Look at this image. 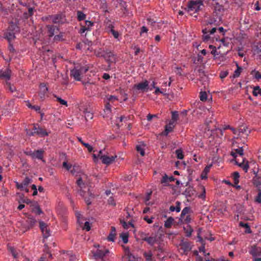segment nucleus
<instances>
[{"label": "nucleus", "instance_id": "obj_10", "mask_svg": "<svg viewBox=\"0 0 261 261\" xmlns=\"http://www.w3.org/2000/svg\"><path fill=\"white\" fill-rule=\"evenodd\" d=\"M40 90L39 95L41 99H43L45 95L47 94L48 92V88L44 83H41L39 86Z\"/></svg>", "mask_w": 261, "mask_h": 261}, {"label": "nucleus", "instance_id": "obj_13", "mask_svg": "<svg viewBox=\"0 0 261 261\" xmlns=\"http://www.w3.org/2000/svg\"><path fill=\"white\" fill-rule=\"evenodd\" d=\"M39 226L43 234L44 237L45 238H47L49 236V231L47 228L46 224L44 222L40 221L39 222Z\"/></svg>", "mask_w": 261, "mask_h": 261}, {"label": "nucleus", "instance_id": "obj_26", "mask_svg": "<svg viewBox=\"0 0 261 261\" xmlns=\"http://www.w3.org/2000/svg\"><path fill=\"white\" fill-rule=\"evenodd\" d=\"M145 242L150 245L153 246L156 242V238L155 237H148L147 238L145 239Z\"/></svg>", "mask_w": 261, "mask_h": 261}, {"label": "nucleus", "instance_id": "obj_42", "mask_svg": "<svg viewBox=\"0 0 261 261\" xmlns=\"http://www.w3.org/2000/svg\"><path fill=\"white\" fill-rule=\"evenodd\" d=\"M253 73H254V78H255L257 80L261 79V74L259 71L254 70L252 71L251 74H253Z\"/></svg>", "mask_w": 261, "mask_h": 261}, {"label": "nucleus", "instance_id": "obj_43", "mask_svg": "<svg viewBox=\"0 0 261 261\" xmlns=\"http://www.w3.org/2000/svg\"><path fill=\"white\" fill-rule=\"evenodd\" d=\"M123 242L124 244H126L128 242V234L125 233H122L120 234Z\"/></svg>", "mask_w": 261, "mask_h": 261}, {"label": "nucleus", "instance_id": "obj_24", "mask_svg": "<svg viewBox=\"0 0 261 261\" xmlns=\"http://www.w3.org/2000/svg\"><path fill=\"white\" fill-rule=\"evenodd\" d=\"M175 178L173 176H170L168 177L166 175L164 176L161 180V182L162 184H168L169 182H172L174 180Z\"/></svg>", "mask_w": 261, "mask_h": 261}, {"label": "nucleus", "instance_id": "obj_29", "mask_svg": "<svg viewBox=\"0 0 261 261\" xmlns=\"http://www.w3.org/2000/svg\"><path fill=\"white\" fill-rule=\"evenodd\" d=\"M236 164L239 166L241 167L243 169V170L245 171V172H247L248 168H249V165L247 162L245 164L244 163V161L241 163H239L237 161H236Z\"/></svg>", "mask_w": 261, "mask_h": 261}, {"label": "nucleus", "instance_id": "obj_22", "mask_svg": "<svg viewBox=\"0 0 261 261\" xmlns=\"http://www.w3.org/2000/svg\"><path fill=\"white\" fill-rule=\"evenodd\" d=\"M234 152H232L231 155L234 158L237 157L236 154L240 155V156H243L244 154V150L242 147H240L239 148L234 149Z\"/></svg>", "mask_w": 261, "mask_h": 261}, {"label": "nucleus", "instance_id": "obj_9", "mask_svg": "<svg viewBox=\"0 0 261 261\" xmlns=\"http://www.w3.org/2000/svg\"><path fill=\"white\" fill-rule=\"evenodd\" d=\"M103 56L109 62L113 63L116 61L115 55L111 51L107 50L104 53Z\"/></svg>", "mask_w": 261, "mask_h": 261}, {"label": "nucleus", "instance_id": "obj_57", "mask_svg": "<svg viewBox=\"0 0 261 261\" xmlns=\"http://www.w3.org/2000/svg\"><path fill=\"white\" fill-rule=\"evenodd\" d=\"M255 201L257 203H261V190L259 189L257 196L255 198Z\"/></svg>", "mask_w": 261, "mask_h": 261}, {"label": "nucleus", "instance_id": "obj_44", "mask_svg": "<svg viewBox=\"0 0 261 261\" xmlns=\"http://www.w3.org/2000/svg\"><path fill=\"white\" fill-rule=\"evenodd\" d=\"M242 70V68L237 65V69L234 71L233 76L234 77H237L240 76L241 72Z\"/></svg>", "mask_w": 261, "mask_h": 261}, {"label": "nucleus", "instance_id": "obj_51", "mask_svg": "<svg viewBox=\"0 0 261 261\" xmlns=\"http://www.w3.org/2000/svg\"><path fill=\"white\" fill-rule=\"evenodd\" d=\"M198 73V76L201 79L206 78V76L204 74V71L201 69H199L197 71Z\"/></svg>", "mask_w": 261, "mask_h": 261}, {"label": "nucleus", "instance_id": "obj_58", "mask_svg": "<svg viewBox=\"0 0 261 261\" xmlns=\"http://www.w3.org/2000/svg\"><path fill=\"white\" fill-rule=\"evenodd\" d=\"M148 25L153 26L154 24L156 23V21L151 18H148L147 19Z\"/></svg>", "mask_w": 261, "mask_h": 261}, {"label": "nucleus", "instance_id": "obj_52", "mask_svg": "<svg viewBox=\"0 0 261 261\" xmlns=\"http://www.w3.org/2000/svg\"><path fill=\"white\" fill-rule=\"evenodd\" d=\"M16 186L18 189H20L21 190H25L27 192L29 191V190L27 189L24 186H23L22 182L20 184L17 183Z\"/></svg>", "mask_w": 261, "mask_h": 261}, {"label": "nucleus", "instance_id": "obj_6", "mask_svg": "<svg viewBox=\"0 0 261 261\" xmlns=\"http://www.w3.org/2000/svg\"><path fill=\"white\" fill-rule=\"evenodd\" d=\"M179 246L181 254H187L192 249L190 243L187 241H184V240L181 241Z\"/></svg>", "mask_w": 261, "mask_h": 261}, {"label": "nucleus", "instance_id": "obj_60", "mask_svg": "<svg viewBox=\"0 0 261 261\" xmlns=\"http://www.w3.org/2000/svg\"><path fill=\"white\" fill-rule=\"evenodd\" d=\"M83 146H84L85 147L87 148L89 152H91L93 150V147L88 143H85V144H83Z\"/></svg>", "mask_w": 261, "mask_h": 261}, {"label": "nucleus", "instance_id": "obj_1", "mask_svg": "<svg viewBox=\"0 0 261 261\" xmlns=\"http://www.w3.org/2000/svg\"><path fill=\"white\" fill-rule=\"evenodd\" d=\"M33 127L32 130L28 129L25 130L26 134L28 136L31 137L37 135L40 137H43L48 135L47 131L40 127L38 124H33Z\"/></svg>", "mask_w": 261, "mask_h": 261}, {"label": "nucleus", "instance_id": "obj_31", "mask_svg": "<svg viewBox=\"0 0 261 261\" xmlns=\"http://www.w3.org/2000/svg\"><path fill=\"white\" fill-rule=\"evenodd\" d=\"M252 94L254 96H257L258 95H261V88L258 86L254 87Z\"/></svg>", "mask_w": 261, "mask_h": 261}, {"label": "nucleus", "instance_id": "obj_19", "mask_svg": "<svg viewBox=\"0 0 261 261\" xmlns=\"http://www.w3.org/2000/svg\"><path fill=\"white\" fill-rule=\"evenodd\" d=\"M116 234V229L115 227L112 226L111 232L107 238L108 240L109 241L114 242L115 239Z\"/></svg>", "mask_w": 261, "mask_h": 261}, {"label": "nucleus", "instance_id": "obj_3", "mask_svg": "<svg viewBox=\"0 0 261 261\" xmlns=\"http://www.w3.org/2000/svg\"><path fill=\"white\" fill-rule=\"evenodd\" d=\"M209 0H196L195 1H190L188 4V11L189 12L194 11L197 12L200 10L201 6H203V2Z\"/></svg>", "mask_w": 261, "mask_h": 261}, {"label": "nucleus", "instance_id": "obj_49", "mask_svg": "<svg viewBox=\"0 0 261 261\" xmlns=\"http://www.w3.org/2000/svg\"><path fill=\"white\" fill-rule=\"evenodd\" d=\"M136 150L138 152H139L140 153L141 156H143L145 155L144 150L143 148H142V147L140 145H137L136 146Z\"/></svg>", "mask_w": 261, "mask_h": 261}, {"label": "nucleus", "instance_id": "obj_36", "mask_svg": "<svg viewBox=\"0 0 261 261\" xmlns=\"http://www.w3.org/2000/svg\"><path fill=\"white\" fill-rule=\"evenodd\" d=\"M250 253L253 257L259 256L261 254V250H260V251H259L257 248H253L250 251Z\"/></svg>", "mask_w": 261, "mask_h": 261}, {"label": "nucleus", "instance_id": "obj_64", "mask_svg": "<svg viewBox=\"0 0 261 261\" xmlns=\"http://www.w3.org/2000/svg\"><path fill=\"white\" fill-rule=\"evenodd\" d=\"M69 255L70 261H77V258L75 255H73L72 253H70L69 254Z\"/></svg>", "mask_w": 261, "mask_h": 261}, {"label": "nucleus", "instance_id": "obj_50", "mask_svg": "<svg viewBox=\"0 0 261 261\" xmlns=\"http://www.w3.org/2000/svg\"><path fill=\"white\" fill-rule=\"evenodd\" d=\"M207 94L205 92H201L200 93V99L202 101H205L207 99Z\"/></svg>", "mask_w": 261, "mask_h": 261}, {"label": "nucleus", "instance_id": "obj_8", "mask_svg": "<svg viewBox=\"0 0 261 261\" xmlns=\"http://www.w3.org/2000/svg\"><path fill=\"white\" fill-rule=\"evenodd\" d=\"M133 88L142 92L147 91L149 89L148 82L147 80H145L143 82L135 84L134 85Z\"/></svg>", "mask_w": 261, "mask_h": 261}, {"label": "nucleus", "instance_id": "obj_32", "mask_svg": "<svg viewBox=\"0 0 261 261\" xmlns=\"http://www.w3.org/2000/svg\"><path fill=\"white\" fill-rule=\"evenodd\" d=\"M175 154L177 159L182 160L184 158L182 150L181 148L178 149L175 151Z\"/></svg>", "mask_w": 261, "mask_h": 261}, {"label": "nucleus", "instance_id": "obj_7", "mask_svg": "<svg viewBox=\"0 0 261 261\" xmlns=\"http://www.w3.org/2000/svg\"><path fill=\"white\" fill-rule=\"evenodd\" d=\"M250 133V130H249L248 128L246 126H241L239 127L237 133V137H243L244 138H246Z\"/></svg>", "mask_w": 261, "mask_h": 261}, {"label": "nucleus", "instance_id": "obj_41", "mask_svg": "<svg viewBox=\"0 0 261 261\" xmlns=\"http://www.w3.org/2000/svg\"><path fill=\"white\" fill-rule=\"evenodd\" d=\"M127 261H137V258L129 252L126 254Z\"/></svg>", "mask_w": 261, "mask_h": 261}, {"label": "nucleus", "instance_id": "obj_28", "mask_svg": "<svg viewBox=\"0 0 261 261\" xmlns=\"http://www.w3.org/2000/svg\"><path fill=\"white\" fill-rule=\"evenodd\" d=\"M52 21L54 23H60L62 20V16L60 14L55 15L51 16Z\"/></svg>", "mask_w": 261, "mask_h": 261}, {"label": "nucleus", "instance_id": "obj_25", "mask_svg": "<svg viewBox=\"0 0 261 261\" xmlns=\"http://www.w3.org/2000/svg\"><path fill=\"white\" fill-rule=\"evenodd\" d=\"M253 181L254 185L259 188L261 186V177L255 175L253 179Z\"/></svg>", "mask_w": 261, "mask_h": 261}, {"label": "nucleus", "instance_id": "obj_53", "mask_svg": "<svg viewBox=\"0 0 261 261\" xmlns=\"http://www.w3.org/2000/svg\"><path fill=\"white\" fill-rule=\"evenodd\" d=\"M31 182V179L28 177H26L22 182L23 183V186H24L27 188V187Z\"/></svg>", "mask_w": 261, "mask_h": 261}, {"label": "nucleus", "instance_id": "obj_33", "mask_svg": "<svg viewBox=\"0 0 261 261\" xmlns=\"http://www.w3.org/2000/svg\"><path fill=\"white\" fill-rule=\"evenodd\" d=\"M86 15L82 11H77V18L79 21L85 20Z\"/></svg>", "mask_w": 261, "mask_h": 261}, {"label": "nucleus", "instance_id": "obj_40", "mask_svg": "<svg viewBox=\"0 0 261 261\" xmlns=\"http://www.w3.org/2000/svg\"><path fill=\"white\" fill-rule=\"evenodd\" d=\"M109 27L111 28L110 32L113 35L115 38L117 39L119 37V34L117 31H115L113 28V26L112 24H110Z\"/></svg>", "mask_w": 261, "mask_h": 261}, {"label": "nucleus", "instance_id": "obj_45", "mask_svg": "<svg viewBox=\"0 0 261 261\" xmlns=\"http://www.w3.org/2000/svg\"><path fill=\"white\" fill-rule=\"evenodd\" d=\"M239 177H240V175H239V174L238 172H235L233 173V179H234V181L235 185H237L239 183Z\"/></svg>", "mask_w": 261, "mask_h": 261}, {"label": "nucleus", "instance_id": "obj_18", "mask_svg": "<svg viewBox=\"0 0 261 261\" xmlns=\"http://www.w3.org/2000/svg\"><path fill=\"white\" fill-rule=\"evenodd\" d=\"M48 34L49 37H53L58 31L57 27L54 25H47Z\"/></svg>", "mask_w": 261, "mask_h": 261}, {"label": "nucleus", "instance_id": "obj_55", "mask_svg": "<svg viewBox=\"0 0 261 261\" xmlns=\"http://www.w3.org/2000/svg\"><path fill=\"white\" fill-rule=\"evenodd\" d=\"M139 234L141 239L145 241V239L147 238L148 234L142 231L139 232Z\"/></svg>", "mask_w": 261, "mask_h": 261}, {"label": "nucleus", "instance_id": "obj_48", "mask_svg": "<svg viewBox=\"0 0 261 261\" xmlns=\"http://www.w3.org/2000/svg\"><path fill=\"white\" fill-rule=\"evenodd\" d=\"M178 118V113L177 111H174L172 112V122H174Z\"/></svg>", "mask_w": 261, "mask_h": 261}, {"label": "nucleus", "instance_id": "obj_16", "mask_svg": "<svg viewBox=\"0 0 261 261\" xmlns=\"http://www.w3.org/2000/svg\"><path fill=\"white\" fill-rule=\"evenodd\" d=\"M156 250L158 251L157 256L160 259L163 260L166 257L165 254V251L161 246H159L156 247Z\"/></svg>", "mask_w": 261, "mask_h": 261}, {"label": "nucleus", "instance_id": "obj_39", "mask_svg": "<svg viewBox=\"0 0 261 261\" xmlns=\"http://www.w3.org/2000/svg\"><path fill=\"white\" fill-rule=\"evenodd\" d=\"M56 98V100L59 102L61 105H64L66 107L68 106V105H67V102L66 101H65V100L62 99L61 97L57 96V95H55L54 96Z\"/></svg>", "mask_w": 261, "mask_h": 261}, {"label": "nucleus", "instance_id": "obj_14", "mask_svg": "<svg viewBox=\"0 0 261 261\" xmlns=\"http://www.w3.org/2000/svg\"><path fill=\"white\" fill-rule=\"evenodd\" d=\"M174 127V122L170 121L169 124L165 126V130L161 133V135L167 136L169 133L172 132Z\"/></svg>", "mask_w": 261, "mask_h": 261}, {"label": "nucleus", "instance_id": "obj_47", "mask_svg": "<svg viewBox=\"0 0 261 261\" xmlns=\"http://www.w3.org/2000/svg\"><path fill=\"white\" fill-rule=\"evenodd\" d=\"M63 34L61 33L60 34L56 35L54 38V40L55 41H62L63 40Z\"/></svg>", "mask_w": 261, "mask_h": 261}, {"label": "nucleus", "instance_id": "obj_38", "mask_svg": "<svg viewBox=\"0 0 261 261\" xmlns=\"http://www.w3.org/2000/svg\"><path fill=\"white\" fill-rule=\"evenodd\" d=\"M143 255L147 261H150L152 260V254L151 251H149L148 252H145Z\"/></svg>", "mask_w": 261, "mask_h": 261}, {"label": "nucleus", "instance_id": "obj_21", "mask_svg": "<svg viewBox=\"0 0 261 261\" xmlns=\"http://www.w3.org/2000/svg\"><path fill=\"white\" fill-rule=\"evenodd\" d=\"M184 230L185 233H186V236L187 237H190L191 236L192 233L193 231L191 226L189 224H187L186 226H184Z\"/></svg>", "mask_w": 261, "mask_h": 261}, {"label": "nucleus", "instance_id": "obj_11", "mask_svg": "<svg viewBox=\"0 0 261 261\" xmlns=\"http://www.w3.org/2000/svg\"><path fill=\"white\" fill-rule=\"evenodd\" d=\"M81 74H82L81 73L80 70L79 69V67L77 66L74 67L70 71L71 76H72L74 78V79H75L76 81L81 80Z\"/></svg>", "mask_w": 261, "mask_h": 261}, {"label": "nucleus", "instance_id": "obj_15", "mask_svg": "<svg viewBox=\"0 0 261 261\" xmlns=\"http://www.w3.org/2000/svg\"><path fill=\"white\" fill-rule=\"evenodd\" d=\"M76 184L77 186L80 188V195L83 197H85L86 194V191H85L83 189H84L85 186V184L83 182V180L81 177H80L76 181Z\"/></svg>", "mask_w": 261, "mask_h": 261}, {"label": "nucleus", "instance_id": "obj_35", "mask_svg": "<svg viewBox=\"0 0 261 261\" xmlns=\"http://www.w3.org/2000/svg\"><path fill=\"white\" fill-rule=\"evenodd\" d=\"M208 32L209 31H208L206 29L202 30V33L203 34L202 39L204 41H207L210 39V36L208 34Z\"/></svg>", "mask_w": 261, "mask_h": 261}, {"label": "nucleus", "instance_id": "obj_5", "mask_svg": "<svg viewBox=\"0 0 261 261\" xmlns=\"http://www.w3.org/2000/svg\"><path fill=\"white\" fill-rule=\"evenodd\" d=\"M16 29H17V27L16 25L13 24L9 27L8 30L5 32V37L9 41H10L15 38V31Z\"/></svg>", "mask_w": 261, "mask_h": 261}, {"label": "nucleus", "instance_id": "obj_37", "mask_svg": "<svg viewBox=\"0 0 261 261\" xmlns=\"http://www.w3.org/2000/svg\"><path fill=\"white\" fill-rule=\"evenodd\" d=\"M240 225L246 228L245 232L246 233H249L251 232V229L248 223H244L242 222H241L240 223Z\"/></svg>", "mask_w": 261, "mask_h": 261}, {"label": "nucleus", "instance_id": "obj_54", "mask_svg": "<svg viewBox=\"0 0 261 261\" xmlns=\"http://www.w3.org/2000/svg\"><path fill=\"white\" fill-rule=\"evenodd\" d=\"M191 218L190 217V216L188 215L186 216L184 218L181 220L184 223H186L187 224H188L190 221H191Z\"/></svg>", "mask_w": 261, "mask_h": 261}, {"label": "nucleus", "instance_id": "obj_27", "mask_svg": "<svg viewBox=\"0 0 261 261\" xmlns=\"http://www.w3.org/2000/svg\"><path fill=\"white\" fill-rule=\"evenodd\" d=\"M190 208L189 207H185L182 211L181 214H180V219L181 220H182V219L184 218V217L188 215V214L190 212Z\"/></svg>", "mask_w": 261, "mask_h": 261}, {"label": "nucleus", "instance_id": "obj_59", "mask_svg": "<svg viewBox=\"0 0 261 261\" xmlns=\"http://www.w3.org/2000/svg\"><path fill=\"white\" fill-rule=\"evenodd\" d=\"M79 69L80 70L81 74H83L86 73L88 70V67L86 66L80 67L79 68Z\"/></svg>", "mask_w": 261, "mask_h": 261}, {"label": "nucleus", "instance_id": "obj_17", "mask_svg": "<svg viewBox=\"0 0 261 261\" xmlns=\"http://www.w3.org/2000/svg\"><path fill=\"white\" fill-rule=\"evenodd\" d=\"M84 113L85 114V117L87 121L88 120H91L93 117V113L92 110L89 108L85 109L84 111Z\"/></svg>", "mask_w": 261, "mask_h": 261}, {"label": "nucleus", "instance_id": "obj_23", "mask_svg": "<svg viewBox=\"0 0 261 261\" xmlns=\"http://www.w3.org/2000/svg\"><path fill=\"white\" fill-rule=\"evenodd\" d=\"M180 203L179 201L176 202V206L171 205L170 206L169 210L171 212H176L177 213L179 212L180 211Z\"/></svg>", "mask_w": 261, "mask_h": 261}, {"label": "nucleus", "instance_id": "obj_4", "mask_svg": "<svg viewBox=\"0 0 261 261\" xmlns=\"http://www.w3.org/2000/svg\"><path fill=\"white\" fill-rule=\"evenodd\" d=\"M44 151L42 149L37 150H28L24 151V154L30 156L33 159L42 160L43 158V154Z\"/></svg>", "mask_w": 261, "mask_h": 261}, {"label": "nucleus", "instance_id": "obj_34", "mask_svg": "<svg viewBox=\"0 0 261 261\" xmlns=\"http://www.w3.org/2000/svg\"><path fill=\"white\" fill-rule=\"evenodd\" d=\"M104 112L106 115H108L111 112V106L109 102H107L105 105Z\"/></svg>", "mask_w": 261, "mask_h": 261}, {"label": "nucleus", "instance_id": "obj_46", "mask_svg": "<svg viewBox=\"0 0 261 261\" xmlns=\"http://www.w3.org/2000/svg\"><path fill=\"white\" fill-rule=\"evenodd\" d=\"M33 212H34L37 215H40L42 213V211L41 210L40 207L38 205H36L33 210Z\"/></svg>", "mask_w": 261, "mask_h": 261}, {"label": "nucleus", "instance_id": "obj_61", "mask_svg": "<svg viewBox=\"0 0 261 261\" xmlns=\"http://www.w3.org/2000/svg\"><path fill=\"white\" fill-rule=\"evenodd\" d=\"M108 203L110 205H113V206H115V205H116L115 200H114V198L112 197H110L109 198V199L108 200Z\"/></svg>", "mask_w": 261, "mask_h": 261}, {"label": "nucleus", "instance_id": "obj_56", "mask_svg": "<svg viewBox=\"0 0 261 261\" xmlns=\"http://www.w3.org/2000/svg\"><path fill=\"white\" fill-rule=\"evenodd\" d=\"M93 25V22L90 21L86 20L85 21V26L88 29L89 31L90 30V28Z\"/></svg>", "mask_w": 261, "mask_h": 261}, {"label": "nucleus", "instance_id": "obj_30", "mask_svg": "<svg viewBox=\"0 0 261 261\" xmlns=\"http://www.w3.org/2000/svg\"><path fill=\"white\" fill-rule=\"evenodd\" d=\"M174 221V219L172 217H169L165 222L164 226L166 228H170Z\"/></svg>", "mask_w": 261, "mask_h": 261}, {"label": "nucleus", "instance_id": "obj_63", "mask_svg": "<svg viewBox=\"0 0 261 261\" xmlns=\"http://www.w3.org/2000/svg\"><path fill=\"white\" fill-rule=\"evenodd\" d=\"M90 226L89 222L86 221L84 224V226L83 227L84 229H86L87 231H89L90 230Z\"/></svg>", "mask_w": 261, "mask_h": 261}, {"label": "nucleus", "instance_id": "obj_20", "mask_svg": "<svg viewBox=\"0 0 261 261\" xmlns=\"http://www.w3.org/2000/svg\"><path fill=\"white\" fill-rule=\"evenodd\" d=\"M212 164L206 166L201 174V178L202 179L207 178V174L210 172V168L212 167Z\"/></svg>", "mask_w": 261, "mask_h": 261}, {"label": "nucleus", "instance_id": "obj_12", "mask_svg": "<svg viewBox=\"0 0 261 261\" xmlns=\"http://www.w3.org/2000/svg\"><path fill=\"white\" fill-rule=\"evenodd\" d=\"M116 158V156H109L103 155L100 156V159L101 160L102 163L106 165H109L114 161Z\"/></svg>", "mask_w": 261, "mask_h": 261}, {"label": "nucleus", "instance_id": "obj_62", "mask_svg": "<svg viewBox=\"0 0 261 261\" xmlns=\"http://www.w3.org/2000/svg\"><path fill=\"white\" fill-rule=\"evenodd\" d=\"M63 167L67 170H69L71 168V165L68 164L66 162H64L63 163Z\"/></svg>", "mask_w": 261, "mask_h": 261}, {"label": "nucleus", "instance_id": "obj_2", "mask_svg": "<svg viewBox=\"0 0 261 261\" xmlns=\"http://www.w3.org/2000/svg\"><path fill=\"white\" fill-rule=\"evenodd\" d=\"M109 250L105 248L97 249L95 251H92V253L94 259L104 261L105 257L109 253Z\"/></svg>", "mask_w": 261, "mask_h": 261}]
</instances>
